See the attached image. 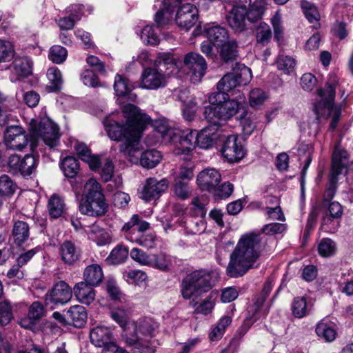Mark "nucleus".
Segmentation results:
<instances>
[{"label":"nucleus","instance_id":"9","mask_svg":"<svg viewBox=\"0 0 353 353\" xmlns=\"http://www.w3.org/2000/svg\"><path fill=\"white\" fill-rule=\"evenodd\" d=\"M337 83V77L334 74L330 75L326 83L325 89H319L318 90V95L320 99L314 105L316 119L319 120L321 117L327 119L330 116L333 115L330 123V128L332 130L336 127L340 114L339 110L334 105L335 90Z\"/></svg>","mask_w":353,"mask_h":353},{"label":"nucleus","instance_id":"48","mask_svg":"<svg viewBox=\"0 0 353 353\" xmlns=\"http://www.w3.org/2000/svg\"><path fill=\"white\" fill-rule=\"evenodd\" d=\"M97 194L104 196L100 183L96 179L90 178L84 185L81 199L96 197Z\"/></svg>","mask_w":353,"mask_h":353},{"label":"nucleus","instance_id":"14","mask_svg":"<svg viewBox=\"0 0 353 353\" xmlns=\"http://www.w3.org/2000/svg\"><path fill=\"white\" fill-rule=\"evenodd\" d=\"M172 138L170 142L173 145V152L176 155L189 154L196 146V131L190 129L171 131Z\"/></svg>","mask_w":353,"mask_h":353},{"label":"nucleus","instance_id":"63","mask_svg":"<svg viewBox=\"0 0 353 353\" xmlns=\"http://www.w3.org/2000/svg\"><path fill=\"white\" fill-rule=\"evenodd\" d=\"M197 104L195 99H191L188 103L183 105L182 108V114L183 118L188 121H192L197 111Z\"/></svg>","mask_w":353,"mask_h":353},{"label":"nucleus","instance_id":"13","mask_svg":"<svg viewBox=\"0 0 353 353\" xmlns=\"http://www.w3.org/2000/svg\"><path fill=\"white\" fill-rule=\"evenodd\" d=\"M91 343L96 347H103L102 353H128L114 342L111 329L108 327L98 325L90 332Z\"/></svg>","mask_w":353,"mask_h":353},{"label":"nucleus","instance_id":"34","mask_svg":"<svg viewBox=\"0 0 353 353\" xmlns=\"http://www.w3.org/2000/svg\"><path fill=\"white\" fill-rule=\"evenodd\" d=\"M316 333L326 341L332 342L336 339V336L335 325L327 319H324L316 325Z\"/></svg>","mask_w":353,"mask_h":353},{"label":"nucleus","instance_id":"49","mask_svg":"<svg viewBox=\"0 0 353 353\" xmlns=\"http://www.w3.org/2000/svg\"><path fill=\"white\" fill-rule=\"evenodd\" d=\"M14 54L15 49L13 43L9 40L0 39V63L10 61Z\"/></svg>","mask_w":353,"mask_h":353},{"label":"nucleus","instance_id":"17","mask_svg":"<svg viewBox=\"0 0 353 353\" xmlns=\"http://www.w3.org/2000/svg\"><path fill=\"white\" fill-rule=\"evenodd\" d=\"M5 145L14 150H22L28 143L27 134L23 128L19 125L8 127L3 134Z\"/></svg>","mask_w":353,"mask_h":353},{"label":"nucleus","instance_id":"22","mask_svg":"<svg viewBox=\"0 0 353 353\" xmlns=\"http://www.w3.org/2000/svg\"><path fill=\"white\" fill-rule=\"evenodd\" d=\"M168 187V181L166 179L157 180L154 178H149L142 188L141 198L147 202L155 201L167 190Z\"/></svg>","mask_w":353,"mask_h":353},{"label":"nucleus","instance_id":"11","mask_svg":"<svg viewBox=\"0 0 353 353\" xmlns=\"http://www.w3.org/2000/svg\"><path fill=\"white\" fill-rule=\"evenodd\" d=\"M175 61L180 63V72L175 77L181 78L187 74L190 77L192 83H196L201 81L205 74L207 63L205 59L199 54L196 52H189L184 56L183 62L181 61Z\"/></svg>","mask_w":353,"mask_h":353},{"label":"nucleus","instance_id":"10","mask_svg":"<svg viewBox=\"0 0 353 353\" xmlns=\"http://www.w3.org/2000/svg\"><path fill=\"white\" fill-rule=\"evenodd\" d=\"M158 327L159 323L152 318H141L134 323V339H128L127 341L135 345L140 353H154V347L148 339L154 335Z\"/></svg>","mask_w":353,"mask_h":353},{"label":"nucleus","instance_id":"62","mask_svg":"<svg viewBox=\"0 0 353 353\" xmlns=\"http://www.w3.org/2000/svg\"><path fill=\"white\" fill-rule=\"evenodd\" d=\"M92 10V8L91 6H87L85 8V6L82 4H74L67 8V12L77 21L81 19L85 11L90 13Z\"/></svg>","mask_w":353,"mask_h":353},{"label":"nucleus","instance_id":"18","mask_svg":"<svg viewBox=\"0 0 353 353\" xmlns=\"http://www.w3.org/2000/svg\"><path fill=\"white\" fill-rule=\"evenodd\" d=\"M108 208L105 196L99 194L96 197L81 199L79 205L81 214L91 216H102L108 211Z\"/></svg>","mask_w":353,"mask_h":353},{"label":"nucleus","instance_id":"23","mask_svg":"<svg viewBox=\"0 0 353 353\" xmlns=\"http://www.w3.org/2000/svg\"><path fill=\"white\" fill-rule=\"evenodd\" d=\"M38 159L34 156L26 154L23 158L19 155H12L8 160V165L23 176H30L36 169Z\"/></svg>","mask_w":353,"mask_h":353},{"label":"nucleus","instance_id":"3","mask_svg":"<svg viewBox=\"0 0 353 353\" xmlns=\"http://www.w3.org/2000/svg\"><path fill=\"white\" fill-rule=\"evenodd\" d=\"M181 4V0H157L154 8L157 10L154 21L159 27L168 24L173 17L176 7L180 6L175 17L176 24L186 30L191 28L198 20V9L191 3Z\"/></svg>","mask_w":353,"mask_h":353},{"label":"nucleus","instance_id":"28","mask_svg":"<svg viewBox=\"0 0 353 353\" xmlns=\"http://www.w3.org/2000/svg\"><path fill=\"white\" fill-rule=\"evenodd\" d=\"M73 292L77 299L83 304L90 305L95 299L93 287L83 281L74 285Z\"/></svg>","mask_w":353,"mask_h":353},{"label":"nucleus","instance_id":"35","mask_svg":"<svg viewBox=\"0 0 353 353\" xmlns=\"http://www.w3.org/2000/svg\"><path fill=\"white\" fill-rule=\"evenodd\" d=\"M312 305L307 303L304 296L295 297L291 304V310L293 316L297 319H302L310 314Z\"/></svg>","mask_w":353,"mask_h":353},{"label":"nucleus","instance_id":"37","mask_svg":"<svg viewBox=\"0 0 353 353\" xmlns=\"http://www.w3.org/2000/svg\"><path fill=\"white\" fill-rule=\"evenodd\" d=\"M12 236L14 243L21 245L26 242L30 236L29 225L23 221H15L12 228Z\"/></svg>","mask_w":353,"mask_h":353},{"label":"nucleus","instance_id":"43","mask_svg":"<svg viewBox=\"0 0 353 353\" xmlns=\"http://www.w3.org/2000/svg\"><path fill=\"white\" fill-rule=\"evenodd\" d=\"M60 167L65 176L73 178L78 173L79 165L74 157L68 156L61 161Z\"/></svg>","mask_w":353,"mask_h":353},{"label":"nucleus","instance_id":"20","mask_svg":"<svg viewBox=\"0 0 353 353\" xmlns=\"http://www.w3.org/2000/svg\"><path fill=\"white\" fill-rule=\"evenodd\" d=\"M223 156L228 161H239L242 159L245 151L236 134L229 135L223 142L221 149Z\"/></svg>","mask_w":353,"mask_h":353},{"label":"nucleus","instance_id":"19","mask_svg":"<svg viewBox=\"0 0 353 353\" xmlns=\"http://www.w3.org/2000/svg\"><path fill=\"white\" fill-rule=\"evenodd\" d=\"M72 294V289L68 283L65 281H59L46 294L45 302L47 305L52 307L57 304L63 305L71 299Z\"/></svg>","mask_w":353,"mask_h":353},{"label":"nucleus","instance_id":"7","mask_svg":"<svg viewBox=\"0 0 353 353\" xmlns=\"http://www.w3.org/2000/svg\"><path fill=\"white\" fill-rule=\"evenodd\" d=\"M219 278L216 270H198L187 274L183 279L181 292L185 299L201 296L210 290Z\"/></svg>","mask_w":353,"mask_h":353},{"label":"nucleus","instance_id":"40","mask_svg":"<svg viewBox=\"0 0 353 353\" xmlns=\"http://www.w3.org/2000/svg\"><path fill=\"white\" fill-rule=\"evenodd\" d=\"M68 316L75 327L83 325L88 317L85 307L79 305L70 307L68 311Z\"/></svg>","mask_w":353,"mask_h":353},{"label":"nucleus","instance_id":"55","mask_svg":"<svg viewBox=\"0 0 353 353\" xmlns=\"http://www.w3.org/2000/svg\"><path fill=\"white\" fill-rule=\"evenodd\" d=\"M128 256V249L124 246L119 245L112 250L108 260L110 263L117 265L124 262Z\"/></svg>","mask_w":353,"mask_h":353},{"label":"nucleus","instance_id":"39","mask_svg":"<svg viewBox=\"0 0 353 353\" xmlns=\"http://www.w3.org/2000/svg\"><path fill=\"white\" fill-rule=\"evenodd\" d=\"M232 318L229 316H223L214 325L209 333V339L212 341L220 340L225 334L226 328L231 324Z\"/></svg>","mask_w":353,"mask_h":353},{"label":"nucleus","instance_id":"16","mask_svg":"<svg viewBox=\"0 0 353 353\" xmlns=\"http://www.w3.org/2000/svg\"><path fill=\"white\" fill-rule=\"evenodd\" d=\"M205 205V202L201 198L196 197L192 201L190 214L198 218L195 221L191 219L187 223L188 228L192 234H201L205 230V223L203 220L206 214Z\"/></svg>","mask_w":353,"mask_h":353},{"label":"nucleus","instance_id":"2","mask_svg":"<svg viewBox=\"0 0 353 353\" xmlns=\"http://www.w3.org/2000/svg\"><path fill=\"white\" fill-rule=\"evenodd\" d=\"M266 245V241L261 234L254 232L241 236L226 269L227 274L233 278L245 275L250 270L258 268Z\"/></svg>","mask_w":353,"mask_h":353},{"label":"nucleus","instance_id":"33","mask_svg":"<svg viewBox=\"0 0 353 353\" xmlns=\"http://www.w3.org/2000/svg\"><path fill=\"white\" fill-rule=\"evenodd\" d=\"M236 118L239 121L244 134L250 135L254 132L256 126V117L255 114L248 112L245 108Z\"/></svg>","mask_w":353,"mask_h":353},{"label":"nucleus","instance_id":"36","mask_svg":"<svg viewBox=\"0 0 353 353\" xmlns=\"http://www.w3.org/2000/svg\"><path fill=\"white\" fill-rule=\"evenodd\" d=\"M61 259L67 264H72L78 260L79 252L74 244L70 241H64L59 248Z\"/></svg>","mask_w":353,"mask_h":353},{"label":"nucleus","instance_id":"27","mask_svg":"<svg viewBox=\"0 0 353 353\" xmlns=\"http://www.w3.org/2000/svg\"><path fill=\"white\" fill-rule=\"evenodd\" d=\"M204 31L214 46H219L229 38L227 30L214 23L205 25Z\"/></svg>","mask_w":353,"mask_h":353},{"label":"nucleus","instance_id":"64","mask_svg":"<svg viewBox=\"0 0 353 353\" xmlns=\"http://www.w3.org/2000/svg\"><path fill=\"white\" fill-rule=\"evenodd\" d=\"M211 192L217 198L225 199L229 197L232 193L233 185L230 182H225L220 185H216Z\"/></svg>","mask_w":353,"mask_h":353},{"label":"nucleus","instance_id":"24","mask_svg":"<svg viewBox=\"0 0 353 353\" xmlns=\"http://www.w3.org/2000/svg\"><path fill=\"white\" fill-rule=\"evenodd\" d=\"M221 175L219 170L214 168H205L197 175L196 183L202 190L211 192L221 181Z\"/></svg>","mask_w":353,"mask_h":353},{"label":"nucleus","instance_id":"8","mask_svg":"<svg viewBox=\"0 0 353 353\" xmlns=\"http://www.w3.org/2000/svg\"><path fill=\"white\" fill-rule=\"evenodd\" d=\"M30 147L32 151L42 141L50 148L59 142L60 134L58 125L49 118L32 119L30 123Z\"/></svg>","mask_w":353,"mask_h":353},{"label":"nucleus","instance_id":"54","mask_svg":"<svg viewBox=\"0 0 353 353\" xmlns=\"http://www.w3.org/2000/svg\"><path fill=\"white\" fill-rule=\"evenodd\" d=\"M111 319L119 325L124 330H126L128 323V312L124 307H117L111 309L110 312Z\"/></svg>","mask_w":353,"mask_h":353},{"label":"nucleus","instance_id":"26","mask_svg":"<svg viewBox=\"0 0 353 353\" xmlns=\"http://www.w3.org/2000/svg\"><path fill=\"white\" fill-rule=\"evenodd\" d=\"M218 125V124L212 123L202 129L199 132H196V145L202 149L211 148L219 137L217 133Z\"/></svg>","mask_w":353,"mask_h":353},{"label":"nucleus","instance_id":"42","mask_svg":"<svg viewBox=\"0 0 353 353\" xmlns=\"http://www.w3.org/2000/svg\"><path fill=\"white\" fill-rule=\"evenodd\" d=\"M48 209L51 217L59 218L65 210V203L61 197L53 194L48 201Z\"/></svg>","mask_w":353,"mask_h":353},{"label":"nucleus","instance_id":"50","mask_svg":"<svg viewBox=\"0 0 353 353\" xmlns=\"http://www.w3.org/2000/svg\"><path fill=\"white\" fill-rule=\"evenodd\" d=\"M268 98V94L261 88L252 89L249 95V103L253 108H259L263 105Z\"/></svg>","mask_w":353,"mask_h":353},{"label":"nucleus","instance_id":"47","mask_svg":"<svg viewBox=\"0 0 353 353\" xmlns=\"http://www.w3.org/2000/svg\"><path fill=\"white\" fill-rule=\"evenodd\" d=\"M256 43L263 46H266L271 40L272 33L270 26L261 22L256 27L255 30Z\"/></svg>","mask_w":353,"mask_h":353},{"label":"nucleus","instance_id":"53","mask_svg":"<svg viewBox=\"0 0 353 353\" xmlns=\"http://www.w3.org/2000/svg\"><path fill=\"white\" fill-rule=\"evenodd\" d=\"M123 279L129 284L140 285L148 279L147 274L140 270H132L123 274Z\"/></svg>","mask_w":353,"mask_h":353},{"label":"nucleus","instance_id":"15","mask_svg":"<svg viewBox=\"0 0 353 353\" xmlns=\"http://www.w3.org/2000/svg\"><path fill=\"white\" fill-rule=\"evenodd\" d=\"M252 78L251 70L243 66L239 70L225 74L217 83L218 92L227 93L241 85H246Z\"/></svg>","mask_w":353,"mask_h":353},{"label":"nucleus","instance_id":"56","mask_svg":"<svg viewBox=\"0 0 353 353\" xmlns=\"http://www.w3.org/2000/svg\"><path fill=\"white\" fill-rule=\"evenodd\" d=\"M137 221H139V215L134 214L131 217L130 220L125 223L122 228V231L124 232L125 238L132 242H133L134 240H136L135 236L137 235Z\"/></svg>","mask_w":353,"mask_h":353},{"label":"nucleus","instance_id":"30","mask_svg":"<svg viewBox=\"0 0 353 353\" xmlns=\"http://www.w3.org/2000/svg\"><path fill=\"white\" fill-rule=\"evenodd\" d=\"M134 85L129 80L121 75L117 74L114 79V89L116 94L119 97L127 96L131 101H134L136 98L134 94L131 93L134 89Z\"/></svg>","mask_w":353,"mask_h":353},{"label":"nucleus","instance_id":"4","mask_svg":"<svg viewBox=\"0 0 353 353\" xmlns=\"http://www.w3.org/2000/svg\"><path fill=\"white\" fill-rule=\"evenodd\" d=\"M245 100L241 92L232 99L224 92H213L208 97L210 105L204 108V117L208 122L219 125L220 120H228L240 114L245 108Z\"/></svg>","mask_w":353,"mask_h":353},{"label":"nucleus","instance_id":"32","mask_svg":"<svg viewBox=\"0 0 353 353\" xmlns=\"http://www.w3.org/2000/svg\"><path fill=\"white\" fill-rule=\"evenodd\" d=\"M150 268L161 272H168L172 266V256L165 252L151 254Z\"/></svg>","mask_w":353,"mask_h":353},{"label":"nucleus","instance_id":"46","mask_svg":"<svg viewBox=\"0 0 353 353\" xmlns=\"http://www.w3.org/2000/svg\"><path fill=\"white\" fill-rule=\"evenodd\" d=\"M152 125L157 132L161 134V137L165 143H170L172 134L171 131H176L177 128H173L168 125V123L165 119H159L154 121Z\"/></svg>","mask_w":353,"mask_h":353},{"label":"nucleus","instance_id":"5","mask_svg":"<svg viewBox=\"0 0 353 353\" xmlns=\"http://www.w3.org/2000/svg\"><path fill=\"white\" fill-rule=\"evenodd\" d=\"M179 64L170 54H159L154 65L143 70L139 87L147 90H157L164 87L169 77L179 74Z\"/></svg>","mask_w":353,"mask_h":353},{"label":"nucleus","instance_id":"59","mask_svg":"<svg viewBox=\"0 0 353 353\" xmlns=\"http://www.w3.org/2000/svg\"><path fill=\"white\" fill-rule=\"evenodd\" d=\"M16 185L12 180L6 174L0 176V194L9 196L15 191Z\"/></svg>","mask_w":353,"mask_h":353},{"label":"nucleus","instance_id":"45","mask_svg":"<svg viewBox=\"0 0 353 353\" xmlns=\"http://www.w3.org/2000/svg\"><path fill=\"white\" fill-rule=\"evenodd\" d=\"M276 64L278 70L284 74H291L294 71L296 61L292 57L280 54L276 59Z\"/></svg>","mask_w":353,"mask_h":353},{"label":"nucleus","instance_id":"1","mask_svg":"<svg viewBox=\"0 0 353 353\" xmlns=\"http://www.w3.org/2000/svg\"><path fill=\"white\" fill-rule=\"evenodd\" d=\"M125 119V123L106 117L103 121L105 130L109 138L114 141H122L120 150L128 157L132 163H137L146 168H153L161 160L160 152L149 150L141 154V138L150 118L141 110L132 104H127L122 110Z\"/></svg>","mask_w":353,"mask_h":353},{"label":"nucleus","instance_id":"25","mask_svg":"<svg viewBox=\"0 0 353 353\" xmlns=\"http://www.w3.org/2000/svg\"><path fill=\"white\" fill-rule=\"evenodd\" d=\"M12 72L10 76L12 82L21 81L32 74V61L28 57H17L12 63Z\"/></svg>","mask_w":353,"mask_h":353},{"label":"nucleus","instance_id":"38","mask_svg":"<svg viewBox=\"0 0 353 353\" xmlns=\"http://www.w3.org/2000/svg\"><path fill=\"white\" fill-rule=\"evenodd\" d=\"M217 297L218 292L216 291L210 292L205 299L194 305V312L203 315L210 314L214 307Z\"/></svg>","mask_w":353,"mask_h":353},{"label":"nucleus","instance_id":"51","mask_svg":"<svg viewBox=\"0 0 353 353\" xmlns=\"http://www.w3.org/2000/svg\"><path fill=\"white\" fill-rule=\"evenodd\" d=\"M141 39L144 43L151 46H156L160 42V37L156 32L154 26L149 25L143 28Z\"/></svg>","mask_w":353,"mask_h":353},{"label":"nucleus","instance_id":"21","mask_svg":"<svg viewBox=\"0 0 353 353\" xmlns=\"http://www.w3.org/2000/svg\"><path fill=\"white\" fill-rule=\"evenodd\" d=\"M265 299V296L264 294H261L254 299L253 305L250 307L248 310L250 317L249 319H246L242 325L239 327L235 335L236 337H243L250 328L253 321L262 316L266 315L268 311L263 308Z\"/></svg>","mask_w":353,"mask_h":353},{"label":"nucleus","instance_id":"52","mask_svg":"<svg viewBox=\"0 0 353 353\" xmlns=\"http://www.w3.org/2000/svg\"><path fill=\"white\" fill-rule=\"evenodd\" d=\"M68 57V50L59 45L52 46L48 53V58L53 63L61 64L63 63Z\"/></svg>","mask_w":353,"mask_h":353},{"label":"nucleus","instance_id":"58","mask_svg":"<svg viewBox=\"0 0 353 353\" xmlns=\"http://www.w3.org/2000/svg\"><path fill=\"white\" fill-rule=\"evenodd\" d=\"M130 256L132 260L142 266H150L151 260V254H148L139 248H133L130 252Z\"/></svg>","mask_w":353,"mask_h":353},{"label":"nucleus","instance_id":"6","mask_svg":"<svg viewBox=\"0 0 353 353\" xmlns=\"http://www.w3.org/2000/svg\"><path fill=\"white\" fill-rule=\"evenodd\" d=\"M267 6L268 0H235L227 16L228 23L235 31L241 32L245 29V20L254 23L261 19Z\"/></svg>","mask_w":353,"mask_h":353},{"label":"nucleus","instance_id":"61","mask_svg":"<svg viewBox=\"0 0 353 353\" xmlns=\"http://www.w3.org/2000/svg\"><path fill=\"white\" fill-rule=\"evenodd\" d=\"M318 250L321 256L324 257L330 256L335 252V243L330 239H324L320 242Z\"/></svg>","mask_w":353,"mask_h":353},{"label":"nucleus","instance_id":"60","mask_svg":"<svg viewBox=\"0 0 353 353\" xmlns=\"http://www.w3.org/2000/svg\"><path fill=\"white\" fill-rule=\"evenodd\" d=\"M174 193L178 198L185 200L190 196L191 189L187 182L181 180H175Z\"/></svg>","mask_w":353,"mask_h":353},{"label":"nucleus","instance_id":"31","mask_svg":"<svg viewBox=\"0 0 353 353\" xmlns=\"http://www.w3.org/2000/svg\"><path fill=\"white\" fill-rule=\"evenodd\" d=\"M86 232L90 239L95 241L98 245L102 246L111 242L110 234L97 224L89 226Z\"/></svg>","mask_w":353,"mask_h":353},{"label":"nucleus","instance_id":"57","mask_svg":"<svg viewBox=\"0 0 353 353\" xmlns=\"http://www.w3.org/2000/svg\"><path fill=\"white\" fill-rule=\"evenodd\" d=\"M13 319L12 307L6 300L0 301V325H8Z\"/></svg>","mask_w":353,"mask_h":353},{"label":"nucleus","instance_id":"12","mask_svg":"<svg viewBox=\"0 0 353 353\" xmlns=\"http://www.w3.org/2000/svg\"><path fill=\"white\" fill-rule=\"evenodd\" d=\"M349 164L348 153L341 146L336 145L332 154V163L330 175V185L325 193V199H332L336 192L338 176L347 171Z\"/></svg>","mask_w":353,"mask_h":353},{"label":"nucleus","instance_id":"44","mask_svg":"<svg viewBox=\"0 0 353 353\" xmlns=\"http://www.w3.org/2000/svg\"><path fill=\"white\" fill-rule=\"evenodd\" d=\"M220 48V56L225 61H228L234 59L237 56V46L234 40H230L218 46Z\"/></svg>","mask_w":353,"mask_h":353},{"label":"nucleus","instance_id":"29","mask_svg":"<svg viewBox=\"0 0 353 353\" xmlns=\"http://www.w3.org/2000/svg\"><path fill=\"white\" fill-rule=\"evenodd\" d=\"M84 283L92 287L98 286L103 281L104 275L102 268L97 263L88 265L83 272Z\"/></svg>","mask_w":353,"mask_h":353},{"label":"nucleus","instance_id":"41","mask_svg":"<svg viewBox=\"0 0 353 353\" xmlns=\"http://www.w3.org/2000/svg\"><path fill=\"white\" fill-rule=\"evenodd\" d=\"M301 7L308 21L313 24L314 28H317L319 26L320 14L316 8L306 0H301Z\"/></svg>","mask_w":353,"mask_h":353}]
</instances>
